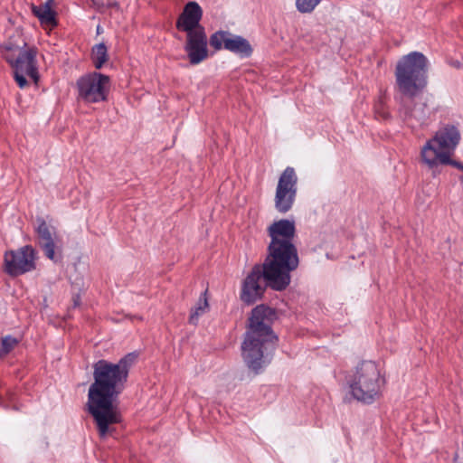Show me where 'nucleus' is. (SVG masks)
Returning a JSON list of instances; mask_svg holds the SVG:
<instances>
[{"label": "nucleus", "instance_id": "obj_22", "mask_svg": "<svg viewBox=\"0 0 463 463\" xmlns=\"http://www.w3.org/2000/svg\"><path fill=\"white\" fill-rule=\"evenodd\" d=\"M92 1L98 6H103V5L114 6V5H116L115 0H107L106 3H104L102 0H92Z\"/></svg>", "mask_w": 463, "mask_h": 463}, {"label": "nucleus", "instance_id": "obj_15", "mask_svg": "<svg viewBox=\"0 0 463 463\" xmlns=\"http://www.w3.org/2000/svg\"><path fill=\"white\" fill-rule=\"evenodd\" d=\"M53 7V0H47L44 4L32 6L33 14L39 19L41 24L48 30L52 29L57 24Z\"/></svg>", "mask_w": 463, "mask_h": 463}, {"label": "nucleus", "instance_id": "obj_1", "mask_svg": "<svg viewBox=\"0 0 463 463\" xmlns=\"http://www.w3.org/2000/svg\"><path fill=\"white\" fill-rule=\"evenodd\" d=\"M135 360L136 355L128 354L117 364L100 360L94 365V383L89 389L87 406L101 439L111 435L114 425L120 420L117 399Z\"/></svg>", "mask_w": 463, "mask_h": 463}, {"label": "nucleus", "instance_id": "obj_16", "mask_svg": "<svg viewBox=\"0 0 463 463\" xmlns=\"http://www.w3.org/2000/svg\"><path fill=\"white\" fill-rule=\"evenodd\" d=\"M453 155L454 154L440 155L439 157H436L437 159L434 160L435 162L433 164L427 163L424 165L431 171L433 176H436L440 173L439 166L441 165H452L463 172V164L452 159Z\"/></svg>", "mask_w": 463, "mask_h": 463}, {"label": "nucleus", "instance_id": "obj_25", "mask_svg": "<svg viewBox=\"0 0 463 463\" xmlns=\"http://www.w3.org/2000/svg\"><path fill=\"white\" fill-rule=\"evenodd\" d=\"M290 231H291V238H292V237H293V235H294V232H295V227H294L293 222H291V228H290Z\"/></svg>", "mask_w": 463, "mask_h": 463}, {"label": "nucleus", "instance_id": "obj_21", "mask_svg": "<svg viewBox=\"0 0 463 463\" xmlns=\"http://www.w3.org/2000/svg\"><path fill=\"white\" fill-rule=\"evenodd\" d=\"M298 265V257L297 248L291 243V271L297 269Z\"/></svg>", "mask_w": 463, "mask_h": 463}, {"label": "nucleus", "instance_id": "obj_23", "mask_svg": "<svg viewBox=\"0 0 463 463\" xmlns=\"http://www.w3.org/2000/svg\"><path fill=\"white\" fill-rule=\"evenodd\" d=\"M296 182H297V177L293 175V170L291 169V190H290L291 198L293 197V195L296 193V190L293 188V185L295 184Z\"/></svg>", "mask_w": 463, "mask_h": 463}, {"label": "nucleus", "instance_id": "obj_24", "mask_svg": "<svg viewBox=\"0 0 463 463\" xmlns=\"http://www.w3.org/2000/svg\"><path fill=\"white\" fill-rule=\"evenodd\" d=\"M73 303H74L75 307L80 305V297L79 296H76L73 298Z\"/></svg>", "mask_w": 463, "mask_h": 463}, {"label": "nucleus", "instance_id": "obj_9", "mask_svg": "<svg viewBox=\"0 0 463 463\" xmlns=\"http://www.w3.org/2000/svg\"><path fill=\"white\" fill-rule=\"evenodd\" d=\"M36 252L31 246H24L5 254V269L11 276H18L35 269Z\"/></svg>", "mask_w": 463, "mask_h": 463}, {"label": "nucleus", "instance_id": "obj_6", "mask_svg": "<svg viewBox=\"0 0 463 463\" xmlns=\"http://www.w3.org/2000/svg\"><path fill=\"white\" fill-rule=\"evenodd\" d=\"M26 43L20 39L18 43L9 42L5 46V57L14 70V77L21 89L28 87L29 80H39L36 50L25 48Z\"/></svg>", "mask_w": 463, "mask_h": 463}, {"label": "nucleus", "instance_id": "obj_5", "mask_svg": "<svg viewBox=\"0 0 463 463\" xmlns=\"http://www.w3.org/2000/svg\"><path fill=\"white\" fill-rule=\"evenodd\" d=\"M385 379L378 365L372 361L362 362L355 369L349 387L352 396L358 402L373 403L382 395Z\"/></svg>", "mask_w": 463, "mask_h": 463}, {"label": "nucleus", "instance_id": "obj_14", "mask_svg": "<svg viewBox=\"0 0 463 463\" xmlns=\"http://www.w3.org/2000/svg\"><path fill=\"white\" fill-rule=\"evenodd\" d=\"M275 208L284 213L289 210V168H286L279 179L275 194Z\"/></svg>", "mask_w": 463, "mask_h": 463}, {"label": "nucleus", "instance_id": "obj_12", "mask_svg": "<svg viewBox=\"0 0 463 463\" xmlns=\"http://www.w3.org/2000/svg\"><path fill=\"white\" fill-rule=\"evenodd\" d=\"M203 11L196 2H189L185 5L182 14L176 22V28L186 33L190 32L204 30L200 24Z\"/></svg>", "mask_w": 463, "mask_h": 463}, {"label": "nucleus", "instance_id": "obj_19", "mask_svg": "<svg viewBox=\"0 0 463 463\" xmlns=\"http://www.w3.org/2000/svg\"><path fill=\"white\" fill-rule=\"evenodd\" d=\"M18 344V340L10 335L5 336L2 339V346L0 348V356L5 355L11 350H13L16 345Z\"/></svg>", "mask_w": 463, "mask_h": 463}, {"label": "nucleus", "instance_id": "obj_8", "mask_svg": "<svg viewBox=\"0 0 463 463\" xmlns=\"http://www.w3.org/2000/svg\"><path fill=\"white\" fill-rule=\"evenodd\" d=\"M109 78L93 72L79 79L77 87L79 98L85 102L96 103L107 99L109 90Z\"/></svg>", "mask_w": 463, "mask_h": 463}, {"label": "nucleus", "instance_id": "obj_18", "mask_svg": "<svg viewBox=\"0 0 463 463\" xmlns=\"http://www.w3.org/2000/svg\"><path fill=\"white\" fill-rule=\"evenodd\" d=\"M91 57L96 69H100L108 61V51L105 44H96L92 49Z\"/></svg>", "mask_w": 463, "mask_h": 463}, {"label": "nucleus", "instance_id": "obj_4", "mask_svg": "<svg viewBox=\"0 0 463 463\" xmlns=\"http://www.w3.org/2000/svg\"><path fill=\"white\" fill-rule=\"evenodd\" d=\"M276 319V311L268 306L259 305L251 310L241 345V355L248 368L255 373H259L270 361V351L278 342L271 329Z\"/></svg>", "mask_w": 463, "mask_h": 463}, {"label": "nucleus", "instance_id": "obj_10", "mask_svg": "<svg viewBox=\"0 0 463 463\" xmlns=\"http://www.w3.org/2000/svg\"><path fill=\"white\" fill-rule=\"evenodd\" d=\"M210 44L216 50L224 48L241 57H248L251 54L252 49L250 43L239 35L228 32H217L211 36Z\"/></svg>", "mask_w": 463, "mask_h": 463}, {"label": "nucleus", "instance_id": "obj_7", "mask_svg": "<svg viewBox=\"0 0 463 463\" xmlns=\"http://www.w3.org/2000/svg\"><path fill=\"white\" fill-rule=\"evenodd\" d=\"M461 139L460 131L451 124L441 126L420 150L422 164L434 163L440 155L454 154Z\"/></svg>", "mask_w": 463, "mask_h": 463}, {"label": "nucleus", "instance_id": "obj_17", "mask_svg": "<svg viewBox=\"0 0 463 463\" xmlns=\"http://www.w3.org/2000/svg\"><path fill=\"white\" fill-rule=\"evenodd\" d=\"M209 304L206 298V292H204L199 298L195 307L192 309L189 321L192 324H196L199 317L208 311Z\"/></svg>", "mask_w": 463, "mask_h": 463}, {"label": "nucleus", "instance_id": "obj_13", "mask_svg": "<svg viewBox=\"0 0 463 463\" xmlns=\"http://www.w3.org/2000/svg\"><path fill=\"white\" fill-rule=\"evenodd\" d=\"M39 243L43 249L45 255L52 260H56L55 249L59 248L60 239L44 221H41L37 227Z\"/></svg>", "mask_w": 463, "mask_h": 463}, {"label": "nucleus", "instance_id": "obj_20", "mask_svg": "<svg viewBox=\"0 0 463 463\" xmlns=\"http://www.w3.org/2000/svg\"><path fill=\"white\" fill-rule=\"evenodd\" d=\"M319 3V0H296V6L301 13L311 12Z\"/></svg>", "mask_w": 463, "mask_h": 463}, {"label": "nucleus", "instance_id": "obj_11", "mask_svg": "<svg viewBox=\"0 0 463 463\" xmlns=\"http://www.w3.org/2000/svg\"><path fill=\"white\" fill-rule=\"evenodd\" d=\"M184 50L192 64L195 65L204 61L208 56L207 37L204 30L186 33Z\"/></svg>", "mask_w": 463, "mask_h": 463}, {"label": "nucleus", "instance_id": "obj_2", "mask_svg": "<svg viewBox=\"0 0 463 463\" xmlns=\"http://www.w3.org/2000/svg\"><path fill=\"white\" fill-rule=\"evenodd\" d=\"M268 233L270 242L263 264L254 266L241 282L240 298L247 305L260 299L267 286L282 290L289 283V221L274 222Z\"/></svg>", "mask_w": 463, "mask_h": 463}, {"label": "nucleus", "instance_id": "obj_3", "mask_svg": "<svg viewBox=\"0 0 463 463\" xmlns=\"http://www.w3.org/2000/svg\"><path fill=\"white\" fill-rule=\"evenodd\" d=\"M428 60L419 52L404 55L396 65L395 78L402 99L400 114L410 126L422 124L430 116V109L425 102H415L414 98L427 85Z\"/></svg>", "mask_w": 463, "mask_h": 463}]
</instances>
